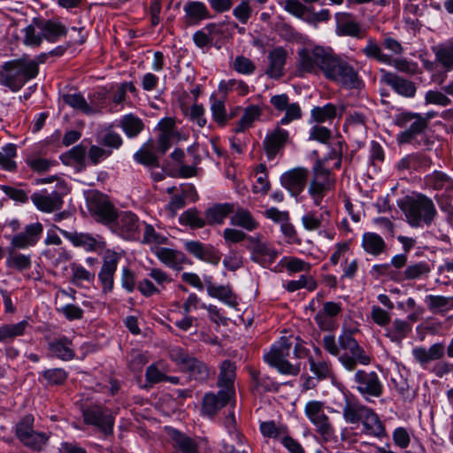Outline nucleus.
<instances>
[{
    "label": "nucleus",
    "instance_id": "nucleus-46",
    "mask_svg": "<svg viewBox=\"0 0 453 453\" xmlns=\"http://www.w3.org/2000/svg\"><path fill=\"white\" fill-rule=\"evenodd\" d=\"M27 319L21 320L16 324H4L0 326V342H11L17 336L25 334L26 330L29 327Z\"/></svg>",
    "mask_w": 453,
    "mask_h": 453
},
{
    "label": "nucleus",
    "instance_id": "nucleus-23",
    "mask_svg": "<svg viewBox=\"0 0 453 453\" xmlns=\"http://www.w3.org/2000/svg\"><path fill=\"white\" fill-rule=\"evenodd\" d=\"M380 72L382 73L381 81L389 86L395 93L409 98L415 96L417 88L413 81L384 69H381Z\"/></svg>",
    "mask_w": 453,
    "mask_h": 453
},
{
    "label": "nucleus",
    "instance_id": "nucleus-10",
    "mask_svg": "<svg viewBox=\"0 0 453 453\" xmlns=\"http://www.w3.org/2000/svg\"><path fill=\"white\" fill-rule=\"evenodd\" d=\"M353 388L365 399V402H373L383 395V384L376 372L358 370L353 376Z\"/></svg>",
    "mask_w": 453,
    "mask_h": 453
},
{
    "label": "nucleus",
    "instance_id": "nucleus-28",
    "mask_svg": "<svg viewBox=\"0 0 453 453\" xmlns=\"http://www.w3.org/2000/svg\"><path fill=\"white\" fill-rule=\"evenodd\" d=\"M49 355L63 361L73 360L75 357V350L73 341L67 336L54 338L48 342Z\"/></svg>",
    "mask_w": 453,
    "mask_h": 453
},
{
    "label": "nucleus",
    "instance_id": "nucleus-3",
    "mask_svg": "<svg viewBox=\"0 0 453 453\" xmlns=\"http://www.w3.org/2000/svg\"><path fill=\"white\" fill-rule=\"evenodd\" d=\"M400 208L407 223L412 227L429 226L438 216L434 201L422 193L407 196L401 203Z\"/></svg>",
    "mask_w": 453,
    "mask_h": 453
},
{
    "label": "nucleus",
    "instance_id": "nucleus-32",
    "mask_svg": "<svg viewBox=\"0 0 453 453\" xmlns=\"http://www.w3.org/2000/svg\"><path fill=\"white\" fill-rule=\"evenodd\" d=\"M372 408L361 403L357 399L345 397L342 417L348 424L360 423Z\"/></svg>",
    "mask_w": 453,
    "mask_h": 453
},
{
    "label": "nucleus",
    "instance_id": "nucleus-8",
    "mask_svg": "<svg viewBox=\"0 0 453 453\" xmlns=\"http://www.w3.org/2000/svg\"><path fill=\"white\" fill-rule=\"evenodd\" d=\"M292 348V342L287 337H281L264 355L265 361L277 371L286 375H297L300 372L299 364H291L287 360Z\"/></svg>",
    "mask_w": 453,
    "mask_h": 453
},
{
    "label": "nucleus",
    "instance_id": "nucleus-13",
    "mask_svg": "<svg viewBox=\"0 0 453 453\" xmlns=\"http://www.w3.org/2000/svg\"><path fill=\"white\" fill-rule=\"evenodd\" d=\"M432 50L434 54V62L426 61L425 67L431 71L435 65L442 69L441 73L433 76L434 81L441 85L446 81L447 73L453 71V41L433 47Z\"/></svg>",
    "mask_w": 453,
    "mask_h": 453
},
{
    "label": "nucleus",
    "instance_id": "nucleus-57",
    "mask_svg": "<svg viewBox=\"0 0 453 453\" xmlns=\"http://www.w3.org/2000/svg\"><path fill=\"white\" fill-rule=\"evenodd\" d=\"M38 18L33 19L31 24L23 29L24 39L23 42L27 46L38 47L42 44L44 40L42 33L38 30L37 25H35Z\"/></svg>",
    "mask_w": 453,
    "mask_h": 453
},
{
    "label": "nucleus",
    "instance_id": "nucleus-39",
    "mask_svg": "<svg viewBox=\"0 0 453 453\" xmlns=\"http://www.w3.org/2000/svg\"><path fill=\"white\" fill-rule=\"evenodd\" d=\"M361 247L373 257H379L387 250V243L384 239L373 232H365L362 235Z\"/></svg>",
    "mask_w": 453,
    "mask_h": 453
},
{
    "label": "nucleus",
    "instance_id": "nucleus-45",
    "mask_svg": "<svg viewBox=\"0 0 453 453\" xmlns=\"http://www.w3.org/2000/svg\"><path fill=\"white\" fill-rule=\"evenodd\" d=\"M119 127H120L128 138H135L144 129V123L134 114L129 113L124 115L119 119Z\"/></svg>",
    "mask_w": 453,
    "mask_h": 453
},
{
    "label": "nucleus",
    "instance_id": "nucleus-50",
    "mask_svg": "<svg viewBox=\"0 0 453 453\" xmlns=\"http://www.w3.org/2000/svg\"><path fill=\"white\" fill-rule=\"evenodd\" d=\"M361 52L367 58L375 59L379 63L386 64L391 62V56L385 54L382 49L373 37H368L366 45L361 50Z\"/></svg>",
    "mask_w": 453,
    "mask_h": 453
},
{
    "label": "nucleus",
    "instance_id": "nucleus-61",
    "mask_svg": "<svg viewBox=\"0 0 453 453\" xmlns=\"http://www.w3.org/2000/svg\"><path fill=\"white\" fill-rule=\"evenodd\" d=\"M387 65H393L399 72L404 73L409 75H415L421 73V70L418 67V63L408 60L406 58H393L391 57V62Z\"/></svg>",
    "mask_w": 453,
    "mask_h": 453
},
{
    "label": "nucleus",
    "instance_id": "nucleus-24",
    "mask_svg": "<svg viewBox=\"0 0 453 453\" xmlns=\"http://www.w3.org/2000/svg\"><path fill=\"white\" fill-rule=\"evenodd\" d=\"M185 250L197 259L218 265L221 259L220 252L211 244H203L198 241H188L184 243Z\"/></svg>",
    "mask_w": 453,
    "mask_h": 453
},
{
    "label": "nucleus",
    "instance_id": "nucleus-58",
    "mask_svg": "<svg viewBox=\"0 0 453 453\" xmlns=\"http://www.w3.org/2000/svg\"><path fill=\"white\" fill-rule=\"evenodd\" d=\"M312 119L318 123L333 120L337 116V109L333 104H326L324 106H315L311 111Z\"/></svg>",
    "mask_w": 453,
    "mask_h": 453
},
{
    "label": "nucleus",
    "instance_id": "nucleus-49",
    "mask_svg": "<svg viewBox=\"0 0 453 453\" xmlns=\"http://www.w3.org/2000/svg\"><path fill=\"white\" fill-rule=\"evenodd\" d=\"M424 180L426 186L434 190L450 189L453 188V180L445 173L440 171H434L427 174Z\"/></svg>",
    "mask_w": 453,
    "mask_h": 453
},
{
    "label": "nucleus",
    "instance_id": "nucleus-19",
    "mask_svg": "<svg viewBox=\"0 0 453 453\" xmlns=\"http://www.w3.org/2000/svg\"><path fill=\"white\" fill-rule=\"evenodd\" d=\"M43 233V226L40 222L27 225L24 231L14 234L11 240L12 249L26 250L35 246Z\"/></svg>",
    "mask_w": 453,
    "mask_h": 453
},
{
    "label": "nucleus",
    "instance_id": "nucleus-14",
    "mask_svg": "<svg viewBox=\"0 0 453 453\" xmlns=\"http://www.w3.org/2000/svg\"><path fill=\"white\" fill-rule=\"evenodd\" d=\"M331 50L321 46L303 48L298 51V69L309 73H322Z\"/></svg>",
    "mask_w": 453,
    "mask_h": 453
},
{
    "label": "nucleus",
    "instance_id": "nucleus-36",
    "mask_svg": "<svg viewBox=\"0 0 453 453\" xmlns=\"http://www.w3.org/2000/svg\"><path fill=\"white\" fill-rule=\"evenodd\" d=\"M234 211V203H215L204 211L206 225H222Z\"/></svg>",
    "mask_w": 453,
    "mask_h": 453
},
{
    "label": "nucleus",
    "instance_id": "nucleus-54",
    "mask_svg": "<svg viewBox=\"0 0 453 453\" xmlns=\"http://www.w3.org/2000/svg\"><path fill=\"white\" fill-rule=\"evenodd\" d=\"M430 272V265L426 261H421L408 265L404 272L401 273V276L403 277V280H412L420 279L423 276H427Z\"/></svg>",
    "mask_w": 453,
    "mask_h": 453
},
{
    "label": "nucleus",
    "instance_id": "nucleus-38",
    "mask_svg": "<svg viewBox=\"0 0 453 453\" xmlns=\"http://www.w3.org/2000/svg\"><path fill=\"white\" fill-rule=\"evenodd\" d=\"M367 116L360 111L349 112L344 123V131L359 138L367 134Z\"/></svg>",
    "mask_w": 453,
    "mask_h": 453
},
{
    "label": "nucleus",
    "instance_id": "nucleus-56",
    "mask_svg": "<svg viewBox=\"0 0 453 453\" xmlns=\"http://www.w3.org/2000/svg\"><path fill=\"white\" fill-rule=\"evenodd\" d=\"M98 142L105 150H119L123 144V139L119 134L113 131L111 127L106 128L99 136Z\"/></svg>",
    "mask_w": 453,
    "mask_h": 453
},
{
    "label": "nucleus",
    "instance_id": "nucleus-59",
    "mask_svg": "<svg viewBox=\"0 0 453 453\" xmlns=\"http://www.w3.org/2000/svg\"><path fill=\"white\" fill-rule=\"evenodd\" d=\"M17 155L16 145L8 143L0 150V166L6 171H14L17 165L13 158Z\"/></svg>",
    "mask_w": 453,
    "mask_h": 453
},
{
    "label": "nucleus",
    "instance_id": "nucleus-22",
    "mask_svg": "<svg viewBox=\"0 0 453 453\" xmlns=\"http://www.w3.org/2000/svg\"><path fill=\"white\" fill-rule=\"evenodd\" d=\"M335 32L339 36H349L356 39L366 37V30L355 18L347 12L337 13Z\"/></svg>",
    "mask_w": 453,
    "mask_h": 453
},
{
    "label": "nucleus",
    "instance_id": "nucleus-53",
    "mask_svg": "<svg viewBox=\"0 0 453 453\" xmlns=\"http://www.w3.org/2000/svg\"><path fill=\"white\" fill-rule=\"evenodd\" d=\"M251 377L255 384V390L258 394L277 392L280 388V384L268 376L261 375L257 372H252Z\"/></svg>",
    "mask_w": 453,
    "mask_h": 453
},
{
    "label": "nucleus",
    "instance_id": "nucleus-55",
    "mask_svg": "<svg viewBox=\"0 0 453 453\" xmlns=\"http://www.w3.org/2000/svg\"><path fill=\"white\" fill-rule=\"evenodd\" d=\"M179 221L182 226H188L192 229L203 228L206 226L205 219L202 218L196 208H190L183 211Z\"/></svg>",
    "mask_w": 453,
    "mask_h": 453
},
{
    "label": "nucleus",
    "instance_id": "nucleus-41",
    "mask_svg": "<svg viewBox=\"0 0 453 453\" xmlns=\"http://www.w3.org/2000/svg\"><path fill=\"white\" fill-rule=\"evenodd\" d=\"M411 331V325L404 319H395L385 329L384 335L391 342L400 343Z\"/></svg>",
    "mask_w": 453,
    "mask_h": 453
},
{
    "label": "nucleus",
    "instance_id": "nucleus-1",
    "mask_svg": "<svg viewBox=\"0 0 453 453\" xmlns=\"http://www.w3.org/2000/svg\"><path fill=\"white\" fill-rule=\"evenodd\" d=\"M270 104L279 112H285L284 116L278 122V126L269 132L264 142L263 147L269 160L275 158L287 143L289 142V133L281 128L280 126H286L292 121L298 120L303 116L301 106L298 103H290L289 96L283 93L274 95L270 98Z\"/></svg>",
    "mask_w": 453,
    "mask_h": 453
},
{
    "label": "nucleus",
    "instance_id": "nucleus-47",
    "mask_svg": "<svg viewBox=\"0 0 453 453\" xmlns=\"http://www.w3.org/2000/svg\"><path fill=\"white\" fill-rule=\"evenodd\" d=\"M16 250H19L12 249V246L9 245L6 266L14 268L19 272L30 269L32 266L31 256L16 252Z\"/></svg>",
    "mask_w": 453,
    "mask_h": 453
},
{
    "label": "nucleus",
    "instance_id": "nucleus-5",
    "mask_svg": "<svg viewBox=\"0 0 453 453\" xmlns=\"http://www.w3.org/2000/svg\"><path fill=\"white\" fill-rule=\"evenodd\" d=\"M338 342L342 353L339 361L348 371H354L357 364L367 365L371 357L358 344L351 331L344 330L338 337Z\"/></svg>",
    "mask_w": 453,
    "mask_h": 453
},
{
    "label": "nucleus",
    "instance_id": "nucleus-44",
    "mask_svg": "<svg viewBox=\"0 0 453 453\" xmlns=\"http://www.w3.org/2000/svg\"><path fill=\"white\" fill-rule=\"evenodd\" d=\"M330 216L329 210H324L322 212L310 211L302 217V224L308 231H316L320 227L329 224L328 218Z\"/></svg>",
    "mask_w": 453,
    "mask_h": 453
},
{
    "label": "nucleus",
    "instance_id": "nucleus-48",
    "mask_svg": "<svg viewBox=\"0 0 453 453\" xmlns=\"http://www.w3.org/2000/svg\"><path fill=\"white\" fill-rule=\"evenodd\" d=\"M134 158L137 163L146 166H159L158 157L153 151V142L151 139L134 153Z\"/></svg>",
    "mask_w": 453,
    "mask_h": 453
},
{
    "label": "nucleus",
    "instance_id": "nucleus-35",
    "mask_svg": "<svg viewBox=\"0 0 453 453\" xmlns=\"http://www.w3.org/2000/svg\"><path fill=\"white\" fill-rule=\"evenodd\" d=\"M415 360L422 366L432 361L440 360L445 355V346L442 342L432 344L428 349L417 347L412 349Z\"/></svg>",
    "mask_w": 453,
    "mask_h": 453
},
{
    "label": "nucleus",
    "instance_id": "nucleus-17",
    "mask_svg": "<svg viewBox=\"0 0 453 453\" xmlns=\"http://www.w3.org/2000/svg\"><path fill=\"white\" fill-rule=\"evenodd\" d=\"M309 170L305 167H295L281 174L280 180L292 196H298L305 188Z\"/></svg>",
    "mask_w": 453,
    "mask_h": 453
},
{
    "label": "nucleus",
    "instance_id": "nucleus-60",
    "mask_svg": "<svg viewBox=\"0 0 453 453\" xmlns=\"http://www.w3.org/2000/svg\"><path fill=\"white\" fill-rule=\"evenodd\" d=\"M34 417L27 415L16 425V436L25 444L30 436L35 432L33 428Z\"/></svg>",
    "mask_w": 453,
    "mask_h": 453
},
{
    "label": "nucleus",
    "instance_id": "nucleus-15",
    "mask_svg": "<svg viewBox=\"0 0 453 453\" xmlns=\"http://www.w3.org/2000/svg\"><path fill=\"white\" fill-rule=\"evenodd\" d=\"M88 206L90 213L96 219L107 226H109L119 211L108 196L100 192L91 194L88 200Z\"/></svg>",
    "mask_w": 453,
    "mask_h": 453
},
{
    "label": "nucleus",
    "instance_id": "nucleus-4",
    "mask_svg": "<svg viewBox=\"0 0 453 453\" xmlns=\"http://www.w3.org/2000/svg\"><path fill=\"white\" fill-rule=\"evenodd\" d=\"M322 73L327 80L348 88H357L360 84L357 71L333 50L329 54Z\"/></svg>",
    "mask_w": 453,
    "mask_h": 453
},
{
    "label": "nucleus",
    "instance_id": "nucleus-20",
    "mask_svg": "<svg viewBox=\"0 0 453 453\" xmlns=\"http://www.w3.org/2000/svg\"><path fill=\"white\" fill-rule=\"evenodd\" d=\"M246 248L251 252V260L263 265L273 263L278 257V252L268 242H262L260 235L250 238Z\"/></svg>",
    "mask_w": 453,
    "mask_h": 453
},
{
    "label": "nucleus",
    "instance_id": "nucleus-2",
    "mask_svg": "<svg viewBox=\"0 0 453 453\" xmlns=\"http://www.w3.org/2000/svg\"><path fill=\"white\" fill-rule=\"evenodd\" d=\"M39 73L38 63L27 56L4 63L0 68V85L17 92Z\"/></svg>",
    "mask_w": 453,
    "mask_h": 453
},
{
    "label": "nucleus",
    "instance_id": "nucleus-18",
    "mask_svg": "<svg viewBox=\"0 0 453 453\" xmlns=\"http://www.w3.org/2000/svg\"><path fill=\"white\" fill-rule=\"evenodd\" d=\"M83 418L86 424L97 426L105 434L112 433L114 418L107 409L99 405L90 406L83 411Z\"/></svg>",
    "mask_w": 453,
    "mask_h": 453
},
{
    "label": "nucleus",
    "instance_id": "nucleus-31",
    "mask_svg": "<svg viewBox=\"0 0 453 453\" xmlns=\"http://www.w3.org/2000/svg\"><path fill=\"white\" fill-rule=\"evenodd\" d=\"M236 377V365L226 359L219 365V373L217 385L220 389L235 395L234 380Z\"/></svg>",
    "mask_w": 453,
    "mask_h": 453
},
{
    "label": "nucleus",
    "instance_id": "nucleus-9",
    "mask_svg": "<svg viewBox=\"0 0 453 453\" xmlns=\"http://www.w3.org/2000/svg\"><path fill=\"white\" fill-rule=\"evenodd\" d=\"M304 413L310 422L314 426L324 441H329L334 438L335 429L325 412V403L321 401H309L304 406Z\"/></svg>",
    "mask_w": 453,
    "mask_h": 453
},
{
    "label": "nucleus",
    "instance_id": "nucleus-51",
    "mask_svg": "<svg viewBox=\"0 0 453 453\" xmlns=\"http://www.w3.org/2000/svg\"><path fill=\"white\" fill-rule=\"evenodd\" d=\"M262 114V109L258 105H250L245 108L244 112L238 121L234 133H242L250 128L254 121H256Z\"/></svg>",
    "mask_w": 453,
    "mask_h": 453
},
{
    "label": "nucleus",
    "instance_id": "nucleus-27",
    "mask_svg": "<svg viewBox=\"0 0 453 453\" xmlns=\"http://www.w3.org/2000/svg\"><path fill=\"white\" fill-rule=\"evenodd\" d=\"M38 30L42 33L44 40L49 42H56L67 35V27L60 21L55 19H44L38 18L35 22Z\"/></svg>",
    "mask_w": 453,
    "mask_h": 453
},
{
    "label": "nucleus",
    "instance_id": "nucleus-34",
    "mask_svg": "<svg viewBox=\"0 0 453 453\" xmlns=\"http://www.w3.org/2000/svg\"><path fill=\"white\" fill-rule=\"evenodd\" d=\"M183 10L185 12L184 21L187 26L197 25L202 20L211 18L208 8L203 2L188 1Z\"/></svg>",
    "mask_w": 453,
    "mask_h": 453
},
{
    "label": "nucleus",
    "instance_id": "nucleus-30",
    "mask_svg": "<svg viewBox=\"0 0 453 453\" xmlns=\"http://www.w3.org/2000/svg\"><path fill=\"white\" fill-rule=\"evenodd\" d=\"M360 423L364 434L379 440L388 437L386 426L374 410L371 409Z\"/></svg>",
    "mask_w": 453,
    "mask_h": 453
},
{
    "label": "nucleus",
    "instance_id": "nucleus-25",
    "mask_svg": "<svg viewBox=\"0 0 453 453\" xmlns=\"http://www.w3.org/2000/svg\"><path fill=\"white\" fill-rule=\"evenodd\" d=\"M55 227L74 247L82 248L88 252L96 251L104 244L103 242L98 241L95 236L91 235L90 234L76 232V231L70 232V231L61 229L56 226H55Z\"/></svg>",
    "mask_w": 453,
    "mask_h": 453
},
{
    "label": "nucleus",
    "instance_id": "nucleus-6",
    "mask_svg": "<svg viewBox=\"0 0 453 453\" xmlns=\"http://www.w3.org/2000/svg\"><path fill=\"white\" fill-rule=\"evenodd\" d=\"M395 125L403 131L396 134L399 145L414 143L418 136L426 134L427 127L422 119V114L411 111H403L395 115Z\"/></svg>",
    "mask_w": 453,
    "mask_h": 453
},
{
    "label": "nucleus",
    "instance_id": "nucleus-62",
    "mask_svg": "<svg viewBox=\"0 0 453 453\" xmlns=\"http://www.w3.org/2000/svg\"><path fill=\"white\" fill-rule=\"evenodd\" d=\"M260 431L265 437L280 440L288 434V428L285 426H277L274 421L262 422Z\"/></svg>",
    "mask_w": 453,
    "mask_h": 453
},
{
    "label": "nucleus",
    "instance_id": "nucleus-43",
    "mask_svg": "<svg viewBox=\"0 0 453 453\" xmlns=\"http://www.w3.org/2000/svg\"><path fill=\"white\" fill-rule=\"evenodd\" d=\"M431 159L420 153L409 154L397 163V169L419 171L431 165Z\"/></svg>",
    "mask_w": 453,
    "mask_h": 453
},
{
    "label": "nucleus",
    "instance_id": "nucleus-7",
    "mask_svg": "<svg viewBox=\"0 0 453 453\" xmlns=\"http://www.w3.org/2000/svg\"><path fill=\"white\" fill-rule=\"evenodd\" d=\"M335 177L325 167L321 161H317L312 168V178L308 186V194L315 206H320L324 197L335 188Z\"/></svg>",
    "mask_w": 453,
    "mask_h": 453
},
{
    "label": "nucleus",
    "instance_id": "nucleus-52",
    "mask_svg": "<svg viewBox=\"0 0 453 453\" xmlns=\"http://www.w3.org/2000/svg\"><path fill=\"white\" fill-rule=\"evenodd\" d=\"M173 446L177 449L173 453H198V447L196 441L180 432L175 431L173 434Z\"/></svg>",
    "mask_w": 453,
    "mask_h": 453
},
{
    "label": "nucleus",
    "instance_id": "nucleus-21",
    "mask_svg": "<svg viewBox=\"0 0 453 453\" xmlns=\"http://www.w3.org/2000/svg\"><path fill=\"white\" fill-rule=\"evenodd\" d=\"M30 199L37 210L46 213L59 211L64 203L61 194L56 190L49 192L47 189H42L35 192Z\"/></svg>",
    "mask_w": 453,
    "mask_h": 453
},
{
    "label": "nucleus",
    "instance_id": "nucleus-64",
    "mask_svg": "<svg viewBox=\"0 0 453 453\" xmlns=\"http://www.w3.org/2000/svg\"><path fill=\"white\" fill-rule=\"evenodd\" d=\"M372 273L376 278L387 277L394 281H402L401 273L393 270L389 264H378L372 267Z\"/></svg>",
    "mask_w": 453,
    "mask_h": 453
},
{
    "label": "nucleus",
    "instance_id": "nucleus-63",
    "mask_svg": "<svg viewBox=\"0 0 453 453\" xmlns=\"http://www.w3.org/2000/svg\"><path fill=\"white\" fill-rule=\"evenodd\" d=\"M425 104H433L441 107L449 106L452 104L451 99L443 92L437 89H430L425 94Z\"/></svg>",
    "mask_w": 453,
    "mask_h": 453
},
{
    "label": "nucleus",
    "instance_id": "nucleus-16",
    "mask_svg": "<svg viewBox=\"0 0 453 453\" xmlns=\"http://www.w3.org/2000/svg\"><path fill=\"white\" fill-rule=\"evenodd\" d=\"M120 256L115 251L107 250L103 257V265L98 273V280L104 294L111 293L114 288V275Z\"/></svg>",
    "mask_w": 453,
    "mask_h": 453
},
{
    "label": "nucleus",
    "instance_id": "nucleus-29",
    "mask_svg": "<svg viewBox=\"0 0 453 453\" xmlns=\"http://www.w3.org/2000/svg\"><path fill=\"white\" fill-rule=\"evenodd\" d=\"M287 51L283 47H277L268 53L269 65L265 73L272 78L278 80L284 75V66L287 61Z\"/></svg>",
    "mask_w": 453,
    "mask_h": 453
},
{
    "label": "nucleus",
    "instance_id": "nucleus-11",
    "mask_svg": "<svg viewBox=\"0 0 453 453\" xmlns=\"http://www.w3.org/2000/svg\"><path fill=\"white\" fill-rule=\"evenodd\" d=\"M108 227L122 239L134 241L140 236L141 221L137 215L130 211H119Z\"/></svg>",
    "mask_w": 453,
    "mask_h": 453
},
{
    "label": "nucleus",
    "instance_id": "nucleus-33",
    "mask_svg": "<svg viewBox=\"0 0 453 453\" xmlns=\"http://www.w3.org/2000/svg\"><path fill=\"white\" fill-rule=\"evenodd\" d=\"M154 253L160 262L176 271H180L182 265L188 262L186 255L177 250L159 247Z\"/></svg>",
    "mask_w": 453,
    "mask_h": 453
},
{
    "label": "nucleus",
    "instance_id": "nucleus-12",
    "mask_svg": "<svg viewBox=\"0 0 453 453\" xmlns=\"http://www.w3.org/2000/svg\"><path fill=\"white\" fill-rule=\"evenodd\" d=\"M172 359L186 372L189 378L199 382L206 381L210 377V369L203 361L178 348L173 349Z\"/></svg>",
    "mask_w": 453,
    "mask_h": 453
},
{
    "label": "nucleus",
    "instance_id": "nucleus-40",
    "mask_svg": "<svg viewBox=\"0 0 453 453\" xmlns=\"http://www.w3.org/2000/svg\"><path fill=\"white\" fill-rule=\"evenodd\" d=\"M425 303L433 314L444 316L453 311V296L428 295L425 298Z\"/></svg>",
    "mask_w": 453,
    "mask_h": 453
},
{
    "label": "nucleus",
    "instance_id": "nucleus-37",
    "mask_svg": "<svg viewBox=\"0 0 453 453\" xmlns=\"http://www.w3.org/2000/svg\"><path fill=\"white\" fill-rule=\"evenodd\" d=\"M231 215L230 224L234 226L242 228L248 232L255 231L259 226L258 221L248 209L234 205V211Z\"/></svg>",
    "mask_w": 453,
    "mask_h": 453
},
{
    "label": "nucleus",
    "instance_id": "nucleus-26",
    "mask_svg": "<svg viewBox=\"0 0 453 453\" xmlns=\"http://www.w3.org/2000/svg\"><path fill=\"white\" fill-rule=\"evenodd\" d=\"M234 395L220 389L217 394L207 393L203 398L202 411L204 415L212 417L225 407Z\"/></svg>",
    "mask_w": 453,
    "mask_h": 453
},
{
    "label": "nucleus",
    "instance_id": "nucleus-42",
    "mask_svg": "<svg viewBox=\"0 0 453 453\" xmlns=\"http://www.w3.org/2000/svg\"><path fill=\"white\" fill-rule=\"evenodd\" d=\"M207 293L211 297L217 298L230 307H236L238 305L236 295L229 285L216 286L212 282H209Z\"/></svg>",
    "mask_w": 453,
    "mask_h": 453
}]
</instances>
